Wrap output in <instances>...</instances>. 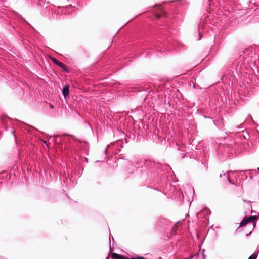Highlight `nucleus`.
Masks as SVG:
<instances>
[{
	"label": "nucleus",
	"instance_id": "1",
	"mask_svg": "<svg viewBox=\"0 0 259 259\" xmlns=\"http://www.w3.org/2000/svg\"><path fill=\"white\" fill-rule=\"evenodd\" d=\"M132 165L135 168H139L140 167L145 168L148 170H152L160 168L161 165L159 163H155L154 161L150 160H143L139 158L133 159Z\"/></svg>",
	"mask_w": 259,
	"mask_h": 259
},
{
	"label": "nucleus",
	"instance_id": "2",
	"mask_svg": "<svg viewBox=\"0 0 259 259\" xmlns=\"http://www.w3.org/2000/svg\"><path fill=\"white\" fill-rule=\"evenodd\" d=\"M52 60L54 63L59 66L60 68H62L65 72H67L68 71L66 69L65 65L63 63L55 58H52Z\"/></svg>",
	"mask_w": 259,
	"mask_h": 259
},
{
	"label": "nucleus",
	"instance_id": "3",
	"mask_svg": "<svg viewBox=\"0 0 259 259\" xmlns=\"http://www.w3.org/2000/svg\"><path fill=\"white\" fill-rule=\"evenodd\" d=\"M111 257L113 259H130L128 257H125L122 255L118 254L116 253H111Z\"/></svg>",
	"mask_w": 259,
	"mask_h": 259
},
{
	"label": "nucleus",
	"instance_id": "4",
	"mask_svg": "<svg viewBox=\"0 0 259 259\" xmlns=\"http://www.w3.org/2000/svg\"><path fill=\"white\" fill-rule=\"evenodd\" d=\"M245 219H247V223H249L250 222L253 223V227L255 225V223H254L255 221L257 220V218L255 215H251L248 217H245Z\"/></svg>",
	"mask_w": 259,
	"mask_h": 259
},
{
	"label": "nucleus",
	"instance_id": "5",
	"mask_svg": "<svg viewBox=\"0 0 259 259\" xmlns=\"http://www.w3.org/2000/svg\"><path fill=\"white\" fill-rule=\"evenodd\" d=\"M69 87L68 85H65L64 87H63L62 90V94L64 97H66L67 95H68L69 91Z\"/></svg>",
	"mask_w": 259,
	"mask_h": 259
},
{
	"label": "nucleus",
	"instance_id": "6",
	"mask_svg": "<svg viewBox=\"0 0 259 259\" xmlns=\"http://www.w3.org/2000/svg\"><path fill=\"white\" fill-rule=\"evenodd\" d=\"M248 223H247V219H245V218H244L242 220V221L241 222V223H240V225H239V227H243V226H245L246 225V224H247Z\"/></svg>",
	"mask_w": 259,
	"mask_h": 259
},
{
	"label": "nucleus",
	"instance_id": "7",
	"mask_svg": "<svg viewBox=\"0 0 259 259\" xmlns=\"http://www.w3.org/2000/svg\"><path fill=\"white\" fill-rule=\"evenodd\" d=\"M258 254V251L255 252L253 254L250 255L248 259H256Z\"/></svg>",
	"mask_w": 259,
	"mask_h": 259
},
{
	"label": "nucleus",
	"instance_id": "8",
	"mask_svg": "<svg viewBox=\"0 0 259 259\" xmlns=\"http://www.w3.org/2000/svg\"><path fill=\"white\" fill-rule=\"evenodd\" d=\"M229 171H227V173H224V175L226 176V179L231 184H233V183L232 182V181L229 178V176L228 175V173Z\"/></svg>",
	"mask_w": 259,
	"mask_h": 259
},
{
	"label": "nucleus",
	"instance_id": "9",
	"mask_svg": "<svg viewBox=\"0 0 259 259\" xmlns=\"http://www.w3.org/2000/svg\"><path fill=\"white\" fill-rule=\"evenodd\" d=\"M131 259H146L144 257L138 256L137 257H131Z\"/></svg>",
	"mask_w": 259,
	"mask_h": 259
},
{
	"label": "nucleus",
	"instance_id": "10",
	"mask_svg": "<svg viewBox=\"0 0 259 259\" xmlns=\"http://www.w3.org/2000/svg\"><path fill=\"white\" fill-rule=\"evenodd\" d=\"M224 173H225V172H224L223 171V172H222V174H220V177L221 178H222V177H223L224 178V179H226V176H224Z\"/></svg>",
	"mask_w": 259,
	"mask_h": 259
},
{
	"label": "nucleus",
	"instance_id": "11",
	"mask_svg": "<svg viewBox=\"0 0 259 259\" xmlns=\"http://www.w3.org/2000/svg\"><path fill=\"white\" fill-rule=\"evenodd\" d=\"M109 241H110V251H111L112 250V249H111V247L110 237H109Z\"/></svg>",
	"mask_w": 259,
	"mask_h": 259
},
{
	"label": "nucleus",
	"instance_id": "12",
	"mask_svg": "<svg viewBox=\"0 0 259 259\" xmlns=\"http://www.w3.org/2000/svg\"><path fill=\"white\" fill-rule=\"evenodd\" d=\"M43 143H44V144H45L48 146V145H47V142H46V141L44 140V141H43Z\"/></svg>",
	"mask_w": 259,
	"mask_h": 259
},
{
	"label": "nucleus",
	"instance_id": "13",
	"mask_svg": "<svg viewBox=\"0 0 259 259\" xmlns=\"http://www.w3.org/2000/svg\"><path fill=\"white\" fill-rule=\"evenodd\" d=\"M164 167H165L166 169H169L170 167L168 166H164Z\"/></svg>",
	"mask_w": 259,
	"mask_h": 259
},
{
	"label": "nucleus",
	"instance_id": "14",
	"mask_svg": "<svg viewBox=\"0 0 259 259\" xmlns=\"http://www.w3.org/2000/svg\"><path fill=\"white\" fill-rule=\"evenodd\" d=\"M257 251H258V252H259V245L258 246V247H257V248L256 249V250L255 252H256Z\"/></svg>",
	"mask_w": 259,
	"mask_h": 259
},
{
	"label": "nucleus",
	"instance_id": "15",
	"mask_svg": "<svg viewBox=\"0 0 259 259\" xmlns=\"http://www.w3.org/2000/svg\"><path fill=\"white\" fill-rule=\"evenodd\" d=\"M12 133H13V134L14 135V137L15 139H16V136L14 135V132L12 131Z\"/></svg>",
	"mask_w": 259,
	"mask_h": 259
},
{
	"label": "nucleus",
	"instance_id": "16",
	"mask_svg": "<svg viewBox=\"0 0 259 259\" xmlns=\"http://www.w3.org/2000/svg\"><path fill=\"white\" fill-rule=\"evenodd\" d=\"M160 17H161V16L160 15H158V14L157 15V17L158 18H160Z\"/></svg>",
	"mask_w": 259,
	"mask_h": 259
},
{
	"label": "nucleus",
	"instance_id": "17",
	"mask_svg": "<svg viewBox=\"0 0 259 259\" xmlns=\"http://www.w3.org/2000/svg\"><path fill=\"white\" fill-rule=\"evenodd\" d=\"M163 15H165V16H166V13H165L163 12Z\"/></svg>",
	"mask_w": 259,
	"mask_h": 259
},
{
	"label": "nucleus",
	"instance_id": "18",
	"mask_svg": "<svg viewBox=\"0 0 259 259\" xmlns=\"http://www.w3.org/2000/svg\"><path fill=\"white\" fill-rule=\"evenodd\" d=\"M257 169L259 170V167L257 168Z\"/></svg>",
	"mask_w": 259,
	"mask_h": 259
},
{
	"label": "nucleus",
	"instance_id": "19",
	"mask_svg": "<svg viewBox=\"0 0 259 259\" xmlns=\"http://www.w3.org/2000/svg\"><path fill=\"white\" fill-rule=\"evenodd\" d=\"M210 1H211V0H209V1H210Z\"/></svg>",
	"mask_w": 259,
	"mask_h": 259
}]
</instances>
